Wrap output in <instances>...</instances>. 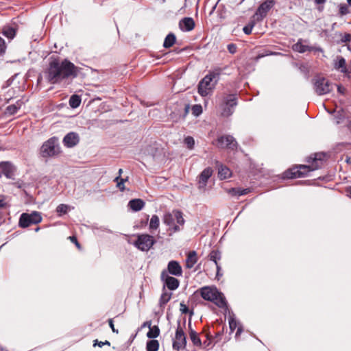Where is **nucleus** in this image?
<instances>
[{
  "instance_id": "1",
  "label": "nucleus",
  "mask_w": 351,
  "mask_h": 351,
  "mask_svg": "<svg viewBox=\"0 0 351 351\" xmlns=\"http://www.w3.org/2000/svg\"><path fill=\"white\" fill-rule=\"evenodd\" d=\"M78 73L77 67L65 59L61 62L53 60L49 63L47 78L51 84H58L69 77L75 78Z\"/></svg>"
},
{
  "instance_id": "2",
  "label": "nucleus",
  "mask_w": 351,
  "mask_h": 351,
  "mask_svg": "<svg viewBox=\"0 0 351 351\" xmlns=\"http://www.w3.org/2000/svg\"><path fill=\"white\" fill-rule=\"evenodd\" d=\"M324 158L323 153H317L308 157L307 162L308 165H300L295 168H292L284 173V178L291 179L300 178L306 176L308 172L315 171L319 169L322 165V160Z\"/></svg>"
},
{
  "instance_id": "3",
  "label": "nucleus",
  "mask_w": 351,
  "mask_h": 351,
  "mask_svg": "<svg viewBox=\"0 0 351 351\" xmlns=\"http://www.w3.org/2000/svg\"><path fill=\"white\" fill-rule=\"evenodd\" d=\"M199 293L203 299L213 302L219 308L226 307L227 305L223 294L216 288L204 287L199 289Z\"/></svg>"
},
{
  "instance_id": "4",
  "label": "nucleus",
  "mask_w": 351,
  "mask_h": 351,
  "mask_svg": "<svg viewBox=\"0 0 351 351\" xmlns=\"http://www.w3.org/2000/svg\"><path fill=\"white\" fill-rule=\"evenodd\" d=\"M163 222L168 226L173 232L181 230L180 226H183L185 221L182 213L178 210H174L172 213H165L163 217Z\"/></svg>"
},
{
  "instance_id": "5",
  "label": "nucleus",
  "mask_w": 351,
  "mask_h": 351,
  "mask_svg": "<svg viewBox=\"0 0 351 351\" xmlns=\"http://www.w3.org/2000/svg\"><path fill=\"white\" fill-rule=\"evenodd\" d=\"M237 105V97L236 94H230L225 96L221 104V115L225 117L231 116Z\"/></svg>"
},
{
  "instance_id": "6",
  "label": "nucleus",
  "mask_w": 351,
  "mask_h": 351,
  "mask_svg": "<svg viewBox=\"0 0 351 351\" xmlns=\"http://www.w3.org/2000/svg\"><path fill=\"white\" fill-rule=\"evenodd\" d=\"M60 149L58 139L52 137L43 143L40 152L43 157L54 156L60 153Z\"/></svg>"
},
{
  "instance_id": "7",
  "label": "nucleus",
  "mask_w": 351,
  "mask_h": 351,
  "mask_svg": "<svg viewBox=\"0 0 351 351\" xmlns=\"http://www.w3.org/2000/svg\"><path fill=\"white\" fill-rule=\"evenodd\" d=\"M136 237L137 239L132 244L142 252L149 251L156 242L154 238L147 234H137Z\"/></svg>"
},
{
  "instance_id": "8",
  "label": "nucleus",
  "mask_w": 351,
  "mask_h": 351,
  "mask_svg": "<svg viewBox=\"0 0 351 351\" xmlns=\"http://www.w3.org/2000/svg\"><path fill=\"white\" fill-rule=\"evenodd\" d=\"M41 221L42 217L38 211H33L30 214L24 213L20 216L19 225L21 228H25L31 224H37Z\"/></svg>"
},
{
  "instance_id": "9",
  "label": "nucleus",
  "mask_w": 351,
  "mask_h": 351,
  "mask_svg": "<svg viewBox=\"0 0 351 351\" xmlns=\"http://www.w3.org/2000/svg\"><path fill=\"white\" fill-rule=\"evenodd\" d=\"M314 89L319 95L327 94L332 89V84L324 77H317L314 79Z\"/></svg>"
},
{
  "instance_id": "10",
  "label": "nucleus",
  "mask_w": 351,
  "mask_h": 351,
  "mask_svg": "<svg viewBox=\"0 0 351 351\" xmlns=\"http://www.w3.org/2000/svg\"><path fill=\"white\" fill-rule=\"evenodd\" d=\"M186 346V337L182 328L180 326V322H178L175 338L173 341V348L178 351L180 349L185 348Z\"/></svg>"
},
{
  "instance_id": "11",
  "label": "nucleus",
  "mask_w": 351,
  "mask_h": 351,
  "mask_svg": "<svg viewBox=\"0 0 351 351\" xmlns=\"http://www.w3.org/2000/svg\"><path fill=\"white\" fill-rule=\"evenodd\" d=\"M211 82L210 77L206 75L199 82L198 93L201 96L205 97L210 93L214 87Z\"/></svg>"
},
{
  "instance_id": "12",
  "label": "nucleus",
  "mask_w": 351,
  "mask_h": 351,
  "mask_svg": "<svg viewBox=\"0 0 351 351\" xmlns=\"http://www.w3.org/2000/svg\"><path fill=\"white\" fill-rule=\"evenodd\" d=\"M217 146L220 148L226 147L233 150L237 148V143L232 136L225 135L217 138Z\"/></svg>"
},
{
  "instance_id": "13",
  "label": "nucleus",
  "mask_w": 351,
  "mask_h": 351,
  "mask_svg": "<svg viewBox=\"0 0 351 351\" xmlns=\"http://www.w3.org/2000/svg\"><path fill=\"white\" fill-rule=\"evenodd\" d=\"M275 1L274 0H266L262 3L257 8L255 16L257 20H263L266 16L267 12L274 7Z\"/></svg>"
},
{
  "instance_id": "14",
  "label": "nucleus",
  "mask_w": 351,
  "mask_h": 351,
  "mask_svg": "<svg viewBox=\"0 0 351 351\" xmlns=\"http://www.w3.org/2000/svg\"><path fill=\"white\" fill-rule=\"evenodd\" d=\"M15 167L10 162L0 163V174L4 175L7 178L12 179L14 176Z\"/></svg>"
},
{
  "instance_id": "15",
  "label": "nucleus",
  "mask_w": 351,
  "mask_h": 351,
  "mask_svg": "<svg viewBox=\"0 0 351 351\" xmlns=\"http://www.w3.org/2000/svg\"><path fill=\"white\" fill-rule=\"evenodd\" d=\"M213 169L210 167H207L203 170V171L199 176L198 180V188L201 190H204L205 187L207 184V182L208 179L211 177L213 174Z\"/></svg>"
},
{
  "instance_id": "16",
  "label": "nucleus",
  "mask_w": 351,
  "mask_h": 351,
  "mask_svg": "<svg viewBox=\"0 0 351 351\" xmlns=\"http://www.w3.org/2000/svg\"><path fill=\"white\" fill-rule=\"evenodd\" d=\"M79 142V136L75 132H69L63 138V143L67 147H72Z\"/></svg>"
},
{
  "instance_id": "17",
  "label": "nucleus",
  "mask_w": 351,
  "mask_h": 351,
  "mask_svg": "<svg viewBox=\"0 0 351 351\" xmlns=\"http://www.w3.org/2000/svg\"><path fill=\"white\" fill-rule=\"evenodd\" d=\"M229 327L230 330L232 332L234 330L237 328V330L236 332L235 337H238L243 332V326L242 325L236 321L235 316L233 313L229 315L228 318Z\"/></svg>"
},
{
  "instance_id": "18",
  "label": "nucleus",
  "mask_w": 351,
  "mask_h": 351,
  "mask_svg": "<svg viewBox=\"0 0 351 351\" xmlns=\"http://www.w3.org/2000/svg\"><path fill=\"white\" fill-rule=\"evenodd\" d=\"M162 278L165 280V285L170 290H176L179 287V280L172 276H167L165 278V272L163 271L161 275Z\"/></svg>"
},
{
  "instance_id": "19",
  "label": "nucleus",
  "mask_w": 351,
  "mask_h": 351,
  "mask_svg": "<svg viewBox=\"0 0 351 351\" xmlns=\"http://www.w3.org/2000/svg\"><path fill=\"white\" fill-rule=\"evenodd\" d=\"M168 271L169 272L176 276H180L182 274V267L179 263L176 261H171L168 263Z\"/></svg>"
},
{
  "instance_id": "20",
  "label": "nucleus",
  "mask_w": 351,
  "mask_h": 351,
  "mask_svg": "<svg viewBox=\"0 0 351 351\" xmlns=\"http://www.w3.org/2000/svg\"><path fill=\"white\" fill-rule=\"evenodd\" d=\"M180 28L182 31L190 32L195 27V22L191 17H185L180 21Z\"/></svg>"
},
{
  "instance_id": "21",
  "label": "nucleus",
  "mask_w": 351,
  "mask_h": 351,
  "mask_svg": "<svg viewBox=\"0 0 351 351\" xmlns=\"http://www.w3.org/2000/svg\"><path fill=\"white\" fill-rule=\"evenodd\" d=\"M334 68L336 70L340 71L341 73H346L347 68L345 58L342 56H337L334 62Z\"/></svg>"
},
{
  "instance_id": "22",
  "label": "nucleus",
  "mask_w": 351,
  "mask_h": 351,
  "mask_svg": "<svg viewBox=\"0 0 351 351\" xmlns=\"http://www.w3.org/2000/svg\"><path fill=\"white\" fill-rule=\"evenodd\" d=\"M189 337L193 342V345L195 346L201 347L202 346V341L201 339L199 337L198 333L196 332L192 328H191V323L189 322Z\"/></svg>"
},
{
  "instance_id": "23",
  "label": "nucleus",
  "mask_w": 351,
  "mask_h": 351,
  "mask_svg": "<svg viewBox=\"0 0 351 351\" xmlns=\"http://www.w3.org/2000/svg\"><path fill=\"white\" fill-rule=\"evenodd\" d=\"M293 51L299 53H304L307 51H311V47L308 45H304L302 39H299L298 42L292 47Z\"/></svg>"
},
{
  "instance_id": "24",
  "label": "nucleus",
  "mask_w": 351,
  "mask_h": 351,
  "mask_svg": "<svg viewBox=\"0 0 351 351\" xmlns=\"http://www.w3.org/2000/svg\"><path fill=\"white\" fill-rule=\"evenodd\" d=\"M145 206V202L141 199H134L129 202L128 206L136 212L141 210Z\"/></svg>"
},
{
  "instance_id": "25",
  "label": "nucleus",
  "mask_w": 351,
  "mask_h": 351,
  "mask_svg": "<svg viewBox=\"0 0 351 351\" xmlns=\"http://www.w3.org/2000/svg\"><path fill=\"white\" fill-rule=\"evenodd\" d=\"M197 262V255L195 251H191L187 255L186 260V267L189 269L193 267Z\"/></svg>"
},
{
  "instance_id": "26",
  "label": "nucleus",
  "mask_w": 351,
  "mask_h": 351,
  "mask_svg": "<svg viewBox=\"0 0 351 351\" xmlns=\"http://www.w3.org/2000/svg\"><path fill=\"white\" fill-rule=\"evenodd\" d=\"M223 69L220 67L215 68L213 71H210L206 76L210 77L211 81L215 80V82H217L219 79L221 73H222Z\"/></svg>"
},
{
  "instance_id": "27",
  "label": "nucleus",
  "mask_w": 351,
  "mask_h": 351,
  "mask_svg": "<svg viewBox=\"0 0 351 351\" xmlns=\"http://www.w3.org/2000/svg\"><path fill=\"white\" fill-rule=\"evenodd\" d=\"M249 192L248 189H242L241 188H231L228 191V193L232 196L239 197L247 194Z\"/></svg>"
},
{
  "instance_id": "28",
  "label": "nucleus",
  "mask_w": 351,
  "mask_h": 351,
  "mask_svg": "<svg viewBox=\"0 0 351 351\" xmlns=\"http://www.w3.org/2000/svg\"><path fill=\"white\" fill-rule=\"evenodd\" d=\"M176 40V36L173 33L169 34L165 38L163 47L165 48H169L175 43Z\"/></svg>"
},
{
  "instance_id": "29",
  "label": "nucleus",
  "mask_w": 351,
  "mask_h": 351,
  "mask_svg": "<svg viewBox=\"0 0 351 351\" xmlns=\"http://www.w3.org/2000/svg\"><path fill=\"white\" fill-rule=\"evenodd\" d=\"M218 175L220 179H226L230 177L231 172L228 167L225 166H221L219 168Z\"/></svg>"
},
{
  "instance_id": "30",
  "label": "nucleus",
  "mask_w": 351,
  "mask_h": 351,
  "mask_svg": "<svg viewBox=\"0 0 351 351\" xmlns=\"http://www.w3.org/2000/svg\"><path fill=\"white\" fill-rule=\"evenodd\" d=\"M69 103V106L72 108H76L79 107L81 104V98L77 95H73L70 97Z\"/></svg>"
},
{
  "instance_id": "31",
  "label": "nucleus",
  "mask_w": 351,
  "mask_h": 351,
  "mask_svg": "<svg viewBox=\"0 0 351 351\" xmlns=\"http://www.w3.org/2000/svg\"><path fill=\"white\" fill-rule=\"evenodd\" d=\"M172 293L171 292L164 291L160 298L159 305L163 307L171 299Z\"/></svg>"
},
{
  "instance_id": "32",
  "label": "nucleus",
  "mask_w": 351,
  "mask_h": 351,
  "mask_svg": "<svg viewBox=\"0 0 351 351\" xmlns=\"http://www.w3.org/2000/svg\"><path fill=\"white\" fill-rule=\"evenodd\" d=\"M159 348V343L156 339H152L147 342L146 350L147 351H158Z\"/></svg>"
},
{
  "instance_id": "33",
  "label": "nucleus",
  "mask_w": 351,
  "mask_h": 351,
  "mask_svg": "<svg viewBox=\"0 0 351 351\" xmlns=\"http://www.w3.org/2000/svg\"><path fill=\"white\" fill-rule=\"evenodd\" d=\"M149 331L147 333V337L149 339L156 338L160 335V329L158 326H154L149 328Z\"/></svg>"
},
{
  "instance_id": "34",
  "label": "nucleus",
  "mask_w": 351,
  "mask_h": 351,
  "mask_svg": "<svg viewBox=\"0 0 351 351\" xmlns=\"http://www.w3.org/2000/svg\"><path fill=\"white\" fill-rule=\"evenodd\" d=\"M159 224H160L159 217L156 215H152V217H151L150 221H149V229L152 230H156L159 227Z\"/></svg>"
},
{
  "instance_id": "35",
  "label": "nucleus",
  "mask_w": 351,
  "mask_h": 351,
  "mask_svg": "<svg viewBox=\"0 0 351 351\" xmlns=\"http://www.w3.org/2000/svg\"><path fill=\"white\" fill-rule=\"evenodd\" d=\"M15 29L10 27H5L3 29V34L8 38L12 39L15 36Z\"/></svg>"
},
{
  "instance_id": "36",
  "label": "nucleus",
  "mask_w": 351,
  "mask_h": 351,
  "mask_svg": "<svg viewBox=\"0 0 351 351\" xmlns=\"http://www.w3.org/2000/svg\"><path fill=\"white\" fill-rule=\"evenodd\" d=\"M208 257L210 261L214 262L215 265H217V264H218L217 261L221 258V254L217 250H213L209 254Z\"/></svg>"
},
{
  "instance_id": "37",
  "label": "nucleus",
  "mask_w": 351,
  "mask_h": 351,
  "mask_svg": "<svg viewBox=\"0 0 351 351\" xmlns=\"http://www.w3.org/2000/svg\"><path fill=\"white\" fill-rule=\"evenodd\" d=\"M69 206L64 204H61L56 208V212L59 215L66 214L68 211Z\"/></svg>"
},
{
  "instance_id": "38",
  "label": "nucleus",
  "mask_w": 351,
  "mask_h": 351,
  "mask_svg": "<svg viewBox=\"0 0 351 351\" xmlns=\"http://www.w3.org/2000/svg\"><path fill=\"white\" fill-rule=\"evenodd\" d=\"M184 143L189 149H192L195 145L194 138L191 136H187L184 139Z\"/></svg>"
},
{
  "instance_id": "39",
  "label": "nucleus",
  "mask_w": 351,
  "mask_h": 351,
  "mask_svg": "<svg viewBox=\"0 0 351 351\" xmlns=\"http://www.w3.org/2000/svg\"><path fill=\"white\" fill-rule=\"evenodd\" d=\"M127 180V179H123V178H119V176L117 177L115 179H114V181H116L117 182V187L121 191H124L125 189V186H124V182Z\"/></svg>"
},
{
  "instance_id": "40",
  "label": "nucleus",
  "mask_w": 351,
  "mask_h": 351,
  "mask_svg": "<svg viewBox=\"0 0 351 351\" xmlns=\"http://www.w3.org/2000/svg\"><path fill=\"white\" fill-rule=\"evenodd\" d=\"M202 112V108L200 105H194L192 107V113L195 116H199Z\"/></svg>"
},
{
  "instance_id": "41",
  "label": "nucleus",
  "mask_w": 351,
  "mask_h": 351,
  "mask_svg": "<svg viewBox=\"0 0 351 351\" xmlns=\"http://www.w3.org/2000/svg\"><path fill=\"white\" fill-rule=\"evenodd\" d=\"M227 49L230 53L234 54L237 52V47L234 43H230L228 45Z\"/></svg>"
},
{
  "instance_id": "42",
  "label": "nucleus",
  "mask_w": 351,
  "mask_h": 351,
  "mask_svg": "<svg viewBox=\"0 0 351 351\" xmlns=\"http://www.w3.org/2000/svg\"><path fill=\"white\" fill-rule=\"evenodd\" d=\"M351 40V34H344L341 36V43H348Z\"/></svg>"
},
{
  "instance_id": "43",
  "label": "nucleus",
  "mask_w": 351,
  "mask_h": 351,
  "mask_svg": "<svg viewBox=\"0 0 351 351\" xmlns=\"http://www.w3.org/2000/svg\"><path fill=\"white\" fill-rule=\"evenodd\" d=\"M98 346L99 347L101 348L104 345H108V346H110V341H98L97 339L95 340L94 341V343H93V346Z\"/></svg>"
},
{
  "instance_id": "44",
  "label": "nucleus",
  "mask_w": 351,
  "mask_h": 351,
  "mask_svg": "<svg viewBox=\"0 0 351 351\" xmlns=\"http://www.w3.org/2000/svg\"><path fill=\"white\" fill-rule=\"evenodd\" d=\"M17 110H18L17 107L15 106L14 105H10L7 107V111L10 114L16 113L17 112Z\"/></svg>"
},
{
  "instance_id": "45",
  "label": "nucleus",
  "mask_w": 351,
  "mask_h": 351,
  "mask_svg": "<svg viewBox=\"0 0 351 351\" xmlns=\"http://www.w3.org/2000/svg\"><path fill=\"white\" fill-rule=\"evenodd\" d=\"M180 310L182 312V313L186 314L189 311V308L186 306V304H184V302H181L180 304Z\"/></svg>"
},
{
  "instance_id": "46",
  "label": "nucleus",
  "mask_w": 351,
  "mask_h": 351,
  "mask_svg": "<svg viewBox=\"0 0 351 351\" xmlns=\"http://www.w3.org/2000/svg\"><path fill=\"white\" fill-rule=\"evenodd\" d=\"M5 49V41L0 37V56L4 53Z\"/></svg>"
},
{
  "instance_id": "47",
  "label": "nucleus",
  "mask_w": 351,
  "mask_h": 351,
  "mask_svg": "<svg viewBox=\"0 0 351 351\" xmlns=\"http://www.w3.org/2000/svg\"><path fill=\"white\" fill-rule=\"evenodd\" d=\"M253 26V25L250 26H245L243 29V32L247 35L250 34L252 33Z\"/></svg>"
},
{
  "instance_id": "48",
  "label": "nucleus",
  "mask_w": 351,
  "mask_h": 351,
  "mask_svg": "<svg viewBox=\"0 0 351 351\" xmlns=\"http://www.w3.org/2000/svg\"><path fill=\"white\" fill-rule=\"evenodd\" d=\"M216 268H217L216 278L217 280H219L220 278L223 276V274L221 273V267L219 264H217Z\"/></svg>"
},
{
  "instance_id": "49",
  "label": "nucleus",
  "mask_w": 351,
  "mask_h": 351,
  "mask_svg": "<svg viewBox=\"0 0 351 351\" xmlns=\"http://www.w3.org/2000/svg\"><path fill=\"white\" fill-rule=\"evenodd\" d=\"M108 324H109V326L111 328L112 330L113 331V332H116V333L119 332L118 330L114 328L113 320L112 319H108Z\"/></svg>"
},
{
  "instance_id": "50",
  "label": "nucleus",
  "mask_w": 351,
  "mask_h": 351,
  "mask_svg": "<svg viewBox=\"0 0 351 351\" xmlns=\"http://www.w3.org/2000/svg\"><path fill=\"white\" fill-rule=\"evenodd\" d=\"M6 205L3 196H0V208H4Z\"/></svg>"
},
{
  "instance_id": "51",
  "label": "nucleus",
  "mask_w": 351,
  "mask_h": 351,
  "mask_svg": "<svg viewBox=\"0 0 351 351\" xmlns=\"http://www.w3.org/2000/svg\"><path fill=\"white\" fill-rule=\"evenodd\" d=\"M337 91L341 94H344L346 91V88L342 86H337Z\"/></svg>"
},
{
  "instance_id": "52",
  "label": "nucleus",
  "mask_w": 351,
  "mask_h": 351,
  "mask_svg": "<svg viewBox=\"0 0 351 351\" xmlns=\"http://www.w3.org/2000/svg\"><path fill=\"white\" fill-rule=\"evenodd\" d=\"M142 327H147L149 328H151L152 327V322L147 321V322H144L142 325Z\"/></svg>"
},
{
  "instance_id": "53",
  "label": "nucleus",
  "mask_w": 351,
  "mask_h": 351,
  "mask_svg": "<svg viewBox=\"0 0 351 351\" xmlns=\"http://www.w3.org/2000/svg\"><path fill=\"white\" fill-rule=\"evenodd\" d=\"M346 191L348 193V196L351 197V186L348 187Z\"/></svg>"
},
{
  "instance_id": "54",
  "label": "nucleus",
  "mask_w": 351,
  "mask_h": 351,
  "mask_svg": "<svg viewBox=\"0 0 351 351\" xmlns=\"http://www.w3.org/2000/svg\"><path fill=\"white\" fill-rule=\"evenodd\" d=\"M346 161L348 164H351V157H347Z\"/></svg>"
},
{
  "instance_id": "55",
  "label": "nucleus",
  "mask_w": 351,
  "mask_h": 351,
  "mask_svg": "<svg viewBox=\"0 0 351 351\" xmlns=\"http://www.w3.org/2000/svg\"><path fill=\"white\" fill-rule=\"evenodd\" d=\"M315 1L317 3L320 4V3H323L325 1V0H315Z\"/></svg>"
},
{
  "instance_id": "56",
  "label": "nucleus",
  "mask_w": 351,
  "mask_h": 351,
  "mask_svg": "<svg viewBox=\"0 0 351 351\" xmlns=\"http://www.w3.org/2000/svg\"><path fill=\"white\" fill-rule=\"evenodd\" d=\"M71 240L73 242H75L77 241L76 238L75 237H70Z\"/></svg>"
},
{
  "instance_id": "57",
  "label": "nucleus",
  "mask_w": 351,
  "mask_h": 351,
  "mask_svg": "<svg viewBox=\"0 0 351 351\" xmlns=\"http://www.w3.org/2000/svg\"><path fill=\"white\" fill-rule=\"evenodd\" d=\"M122 172H123L122 169H119V177L121 176V175Z\"/></svg>"
},
{
  "instance_id": "58",
  "label": "nucleus",
  "mask_w": 351,
  "mask_h": 351,
  "mask_svg": "<svg viewBox=\"0 0 351 351\" xmlns=\"http://www.w3.org/2000/svg\"><path fill=\"white\" fill-rule=\"evenodd\" d=\"M75 245H76V246H77V247H80V244H79V243L77 242V241H76L75 242Z\"/></svg>"
},
{
  "instance_id": "59",
  "label": "nucleus",
  "mask_w": 351,
  "mask_h": 351,
  "mask_svg": "<svg viewBox=\"0 0 351 351\" xmlns=\"http://www.w3.org/2000/svg\"><path fill=\"white\" fill-rule=\"evenodd\" d=\"M0 351H7L0 346Z\"/></svg>"
},
{
  "instance_id": "60",
  "label": "nucleus",
  "mask_w": 351,
  "mask_h": 351,
  "mask_svg": "<svg viewBox=\"0 0 351 351\" xmlns=\"http://www.w3.org/2000/svg\"><path fill=\"white\" fill-rule=\"evenodd\" d=\"M347 1H348V4L351 6V0H347Z\"/></svg>"
},
{
  "instance_id": "61",
  "label": "nucleus",
  "mask_w": 351,
  "mask_h": 351,
  "mask_svg": "<svg viewBox=\"0 0 351 351\" xmlns=\"http://www.w3.org/2000/svg\"><path fill=\"white\" fill-rule=\"evenodd\" d=\"M348 49L350 51H351V46H350V45H348Z\"/></svg>"
},
{
  "instance_id": "62",
  "label": "nucleus",
  "mask_w": 351,
  "mask_h": 351,
  "mask_svg": "<svg viewBox=\"0 0 351 351\" xmlns=\"http://www.w3.org/2000/svg\"><path fill=\"white\" fill-rule=\"evenodd\" d=\"M39 230H40V228H36L35 229V231H36V232H38Z\"/></svg>"
},
{
  "instance_id": "63",
  "label": "nucleus",
  "mask_w": 351,
  "mask_h": 351,
  "mask_svg": "<svg viewBox=\"0 0 351 351\" xmlns=\"http://www.w3.org/2000/svg\"><path fill=\"white\" fill-rule=\"evenodd\" d=\"M245 0H241V1L239 2V4H241Z\"/></svg>"
}]
</instances>
